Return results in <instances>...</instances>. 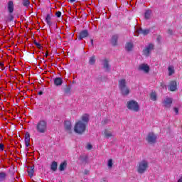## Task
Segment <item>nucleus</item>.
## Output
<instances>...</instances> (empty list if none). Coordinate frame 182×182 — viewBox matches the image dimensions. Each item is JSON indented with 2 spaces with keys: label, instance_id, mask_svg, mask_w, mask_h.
Returning a JSON list of instances; mask_svg holds the SVG:
<instances>
[{
  "label": "nucleus",
  "instance_id": "f257e3e1",
  "mask_svg": "<svg viewBox=\"0 0 182 182\" xmlns=\"http://www.w3.org/2000/svg\"><path fill=\"white\" fill-rule=\"evenodd\" d=\"M89 123V114H85L82 116L81 120L77 122L74 127V132L77 134H82L86 132V126Z\"/></svg>",
  "mask_w": 182,
  "mask_h": 182
},
{
  "label": "nucleus",
  "instance_id": "f03ea898",
  "mask_svg": "<svg viewBox=\"0 0 182 182\" xmlns=\"http://www.w3.org/2000/svg\"><path fill=\"white\" fill-rule=\"evenodd\" d=\"M118 87L122 96H129V95H130V87L127 86V81H126V79L119 80Z\"/></svg>",
  "mask_w": 182,
  "mask_h": 182
},
{
  "label": "nucleus",
  "instance_id": "7ed1b4c3",
  "mask_svg": "<svg viewBox=\"0 0 182 182\" xmlns=\"http://www.w3.org/2000/svg\"><path fill=\"white\" fill-rule=\"evenodd\" d=\"M147 168H149V161L142 160L139 162L136 170L139 174H144V173L147 171Z\"/></svg>",
  "mask_w": 182,
  "mask_h": 182
},
{
  "label": "nucleus",
  "instance_id": "20e7f679",
  "mask_svg": "<svg viewBox=\"0 0 182 182\" xmlns=\"http://www.w3.org/2000/svg\"><path fill=\"white\" fill-rule=\"evenodd\" d=\"M127 107L129 110H132L133 112H139L140 110L139 102H136L134 100L127 102Z\"/></svg>",
  "mask_w": 182,
  "mask_h": 182
},
{
  "label": "nucleus",
  "instance_id": "39448f33",
  "mask_svg": "<svg viewBox=\"0 0 182 182\" xmlns=\"http://www.w3.org/2000/svg\"><path fill=\"white\" fill-rule=\"evenodd\" d=\"M48 129V123L45 120H40L36 125L38 133H45Z\"/></svg>",
  "mask_w": 182,
  "mask_h": 182
},
{
  "label": "nucleus",
  "instance_id": "423d86ee",
  "mask_svg": "<svg viewBox=\"0 0 182 182\" xmlns=\"http://www.w3.org/2000/svg\"><path fill=\"white\" fill-rule=\"evenodd\" d=\"M146 140L149 144H156L157 143V135L153 132L148 134Z\"/></svg>",
  "mask_w": 182,
  "mask_h": 182
},
{
  "label": "nucleus",
  "instance_id": "0eeeda50",
  "mask_svg": "<svg viewBox=\"0 0 182 182\" xmlns=\"http://www.w3.org/2000/svg\"><path fill=\"white\" fill-rule=\"evenodd\" d=\"M110 60L107 58L102 60V68L105 70V72H110Z\"/></svg>",
  "mask_w": 182,
  "mask_h": 182
},
{
  "label": "nucleus",
  "instance_id": "6e6552de",
  "mask_svg": "<svg viewBox=\"0 0 182 182\" xmlns=\"http://www.w3.org/2000/svg\"><path fill=\"white\" fill-rule=\"evenodd\" d=\"M138 70L143 72L144 73H149L150 72V66L147 64H141L138 68Z\"/></svg>",
  "mask_w": 182,
  "mask_h": 182
},
{
  "label": "nucleus",
  "instance_id": "1a4fd4ad",
  "mask_svg": "<svg viewBox=\"0 0 182 182\" xmlns=\"http://www.w3.org/2000/svg\"><path fill=\"white\" fill-rule=\"evenodd\" d=\"M154 49V45L153 44H149L148 46H146L144 50H143V53L145 56H150V52Z\"/></svg>",
  "mask_w": 182,
  "mask_h": 182
},
{
  "label": "nucleus",
  "instance_id": "9d476101",
  "mask_svg": "<svg viewBox=\"0 0 182 182\" xmlns=\"http://www.w3.org/2000/svg\"><path fill=\"white\" fill-rule=\"evenodd\" d=\"M163 105L164 107H166V109L171 107V105H173V98H165V100L163 101Z\"/></svg>",
  "mask_w": 182,
  "mask_h": 182
},
{
  "label": "nucleus",
  "instance_id": "9b49d317",
  "mask_svg": "<svg viewBox=\"0 0 182 182\" xmlns=\"http://www.w3.org/2000/svg\"><path fill=\"white\" fill-rule=\"evenodd\" d=\"M87 36H89V31L87 30H83L79 33L77 38L78 41H82V39H85V38H87Z\"/></svg>",
  "mask_w": 182,
  "mask_h": 182
},
{
  "label": "nucleus",
  "instance_id": "f8f14e48",
  "mask_svg": "<svg viewBox=\"0 0 182 182\" xmlns=\"http://www.w3.org/2000/svg\"><path fill=\"white\" fill-rule=\"evenodd\" d=\"M64 127L67 133L72 134V122H70V121H65L64 123Z\"/></svg>",
  "mask_w": 182,
  "mask_h": 182
},
{
  "label": "nucleus",
  "instance_id": "ddd939ff",
  "mask_svg": "<svg viewBox=\"0 0 182 182\" xmlns=\"http://www.w3.org/2000/svg\"><path fill=\"white\" fill-rule=\"evenodd\" d=\"M136 33L137 36H139L140 33L146 36V35H149V33H150V30L149 29L143 30V28H139L136 31Z\"/></svg>",
  "mask_w": 182,
  "mask_h": 182
},
{
  "label": "nucleus",
  "instance_id": "4468645a",
  "mask_svg": "<svg viewBox=\"0 0 182 182\" xmlns=\"http://www.w3.org/2000/svg\"><path fill=\"white\" fill-rule=\"evenodd\" d=\"M52 17H53V14H47L46 17V22L48 26H52L53 23H52Z\"/></svg>",
  "mask_w": 182,
  "mask_h": 182
},
{
  "label": "nucleus",
  "instance_id": "2eb2a0df",
  "mask_svg": "<svg viewBox=\"0 0 182 182\" xmlns=\"http://www.w3.org/2000/svg\"><path fill=\"white\" fill-rule=\"evenodd\" d=\"M169 90H171V92H176V90H177V82L171 81L169 85Z\"/></svg>",
  "mask_w": 182,
  "mask_h": 182
},
{
  "label": "nucleus",
  "instance_id": "dca6fc26",
  "mask_svg": "<svg viewBox=\"0 0 182 182\" xmlns=\"http://www.w3.org/2000/svg\"><path fill=\"white\" fill-rule=\"evenodd\" d=\"M28 170V174L29 177H33V173H35V166H28L27 167Z\"/></svg>",
  "mask_w": 182,
  "mask_h": 182
},
{
  "label": "nucleus",
  "instance_id": "f3484780",
  "mask_svg": "<svg viewBox=\"0 0 182 182\" xmlns=\"http://www.w3.org/2000/svg\"><path fill=\"white\" fill-rule=\"evenodd\" d=\"M31 141V134H29V132H26L25 135V144L26 147H29V142Z\"/></svg>",
  "mask_w": 182,
  "mask_h": 182
},
{
  "label": "nucleus",
  "instance_id": "a211bd4d",
  "mask_svg": "<svg viewBox=\"0 0 182 182\" xmlns=\"http://www.w3.org/2000/svg\"><path fill=\"white\" fill-rule=\"evenodd\" d=\"M88 157L87 155H80L79 157V160L82 164H86L87 163Z\"/></svg>",
  "mask_w": 182,
  "mask_h": 182
},
{
  "label": "nucleus",
  "instance_id": "6ab92c4d",
  "mask_svg": "<svg viewBox=\"0 0 182 182\" xmlns=\"http://www.w3.org/2000/svg\"><path fill=\"white\" fill-rule=\"evenodd\" d=\"M133 43L132 42H128L125 44V49L127 52H132L133 50Z\"/></svg>",
  "mask_w": 182,
  "mask_h": 182
},
{
  "label": "nucleus",
  "instance_id": "aec40b11",
  "mask_svg": "<svg viewBox=\"0 0 182 182\" xmlns=\"http://www.w3.org/2000/svg\"><path fill=\"white\" fill-rule=\"evenodd\" d=\"M62 83H63V80L61 77H55L54 79V85L55 86H62Z\"/></svg>",
  "mask_w": 182,
  "mask_h": 182
},
{
  "label": "nucleus",
  "instance_id": "412c9836",
  "mask_svg": "<svg viewBox=\"0 0 182 182\" xmlns=\"http://www.w3.org/2000/svg\"><path fill=\"white\" fill-rule=\"evenodd\" d=\"M68 166V162L66 161H64L60 164V166L58 168V170L60 171H65L66 167Z\"/></svg>",
  "mask_w": 182,
  "mask_h": 182
},
{
  "label": "nucleus",
  "instance_id": "4be33fe9",
  "mask_svg": "<svg viewBox=\"0 0 182 182\" xmlns=\"http://www.w3.org/2000/svg\"><path fill=\"white\" fill-rule=\"evenodd\" d=\"M119 39V36L117 35H114L112 36L111 40V43L112 46H117V40Z\"/></svg>",
  "mask_w": 182,
  "mask_h": 182
},
{
  "label": "nucleus",
  "instance_id": "5701e85b",
  "mask_svg": "<svg viewBox=\"0 0 182 182\" xmlns=\"http://www.w3.org/2000/svg\"><path fill=\"white\" fill-rule=\"evenodd\" d=\"M8 10L9 14H12L14 12V1H9L8 3Z\"/></svg>",
  "mask_w": 182,
  "mask_h": 182
},
{
  "label": "nucleus",
  "instance_id": "b1692460",
  "mask_svg": "<svg viewBox=\"0 0 182 182\" xmlns=\"http://www.w3.org/2000/svg\"><path fill=\"white\" fill-rule=\"evenodd\" d=\"M50 170H52V171H56V170H58V162L53 161L51 163Z\"/></svg>",
  "mask_w": 182,
  "mask_h": 182
},
{
  "label": "nucleus",
  "instance_id": "393cba45",
  "mask_svg": "<svg viewBox=\"0 0 182 182\" xmlns=\"http://www.w3.org/2000/svg\"><path fill=\"white\" fill-rule=\"evenodd\" d=\"M72 87L70 85H65L64 87V92L65 95H70V90Z\"/></svg>",
  "mask_w": 182,
  "mask_h": 182
},
{
  "label": "nucleus",
  "instance_id": "a878e982",
  "mask_svg": "<svg viewBox=\"0 0 182 182\" xmlns=\"http://www.w3.org/2000/svg\"><path fill=\"white\" fill-rule=\"evenodd\" d=\"M4 21L6 22H12L14 21V16L9 14L8 16L4 17Z\"/></svg>",
  "mask_w": 182,
  "mask_h": 182
},
{
  "label": "nucleus",
  "instance_id": "bb28decb",
  "mask_svg": "<svg viewBox=\"0 0 182 182\" xmlns=\"http://www.w3.org/2000/svg\"><path fill=\"white\" fill-rule=\"evenodd\" d=\"M151 100H153V102H156L157 100V94L156 92H151L150 94Z\"/></svg>",
  "mask_w": 182,
  "mask_h": 182
},
{
  "label": "nucleus",
  "instance_id": "cd10ccee",
  "mask_svg": "<svg viewBox=\"0 0 182 182\" xmlns=\"http://www.w3.org/2000/svg\"><path fill=\"white\" fill-rule=\"evenodd\" d=\"M6 180V173L5 172H0V181H5Z\"/></svg>",
  "mask_w": 182,
  "mask_h": 182
},
{
  "label": "nucleus",
  "instance_id": "c85d7f7f",
  "mask_svg": "<svg viewBox=\"0 0 182 182\" xmlns=\"http://www.w3.org/2000/svg\"><path fill=\"white\" fill-rule=\"evenodd\" d=\"M89 63L90 65H95L96 63V57L95 55L90 58Z\"/></svg>",
  "mask_w": 182,
  "mask_h": 182
},
{
  "label": "nucleus",
  "instance_id": "c756f323",
  "mask_svg": "<svg viewBox=\"0 0 182 182\" xmlns=\"http://www.w3.org/2000/svg\"><path fill=\"white\" fill-rule=\"evenodd\" d=\"M150 15H151V11L146 10L144 14L145 18L150 19Z\"/></svg>",
  "mask_w": 182,
  "mask_h": 182
},
{
  "label": "nucleus",
  "instance_id": "7c9ffc66",
  "mask_svg": "<svg viewBox=\"0 0 182 182\" xmlns=\"http://www.w3.org/2000/svg\"><path fill=\"white\" fill-rule=\"evenodd\" d=\"M105 137H106L107 139H109V137H112V133H109V131H107V129H105Z\"/></svg>",
  "mask_w": 182,
  "mask_h": 182
},
{
  "label": "nucleus",
  "instance_id": "2f4dec72",
  "mask_svg": "<svg viewBox=\"0 0 182 182\" xmlns=\"http://www.w3.org/2000/svg\"><path fill=\"white\" fill-rule=\"evenodd\" d=\"M168 70L169 72V76H171V75H174V68L173 67H168Z\"/></svg>",
  "mask_w": 182,
  "mask_h": 182
},
{
  "label": "nucleus",
  "instance_id": "473e14b6",
  "mask_svg": "<svg viewBox=\"0 0 182 182\" xmlns=\"http://www.w3.org/2000/svg\"><path fill=\"white\" fill-rule=\"evenodd\" d=\"M108 168H112L113 167V159H109L107 163Z\"/></svg>",
  "mask_w": 182,
  "mask_h": 182
},
{
  "label": "nucleus",
  "instance_id": "72a5a7b5",
  "mask_svg": "<svg viewBox=\"0 0 182 182\" xmlns=\"http://www.w3.org/2000/svg\"><path fill=\"white\" fill-rule=\"evenodd\" d=\"M29 4H30L29 0H23V6L28 7L29 6Z\"/></svg>",
  "mask_w": 182,
  "mask_h": 182
},
{
  "label": "nucleus",
  "instance_id": "f704fd0d",
  "mask_svg": "<svg viewBox=\"0 0 182 182\" xmlns=\"http://www.w3.org/2000/svg\"><path fill=\"white\" fill-rule=\"evenodd\" d=\"M33 43H35L36 46L39 48V49H42V46H41V44L38 42H36V41H33Z\"/></svg>",
  "mask_w": 182,
  "mask_h": 182
},
{
  "label": "nucleus",
  "instance_id": "c9c22d12",
  "mask_svg": "<svg viewBox=\"0 0 182 182\" xmlns=\"http://www.w3.org/2000/svg\"><path fill=\"white\" fill-rule=\"evenodd\" d=\"M109 121L108 119H105L102 120L101 123H102V126H105V125L107 124V123H109Z\"/></svg>",
  "mask_w": 182,
  "mask_h": 182
},
{
  "label": "nucleus",
  "instance_id": "e433bc0d",
  "mask_svg": "<svg viewBox=\"0 0 182 182\" xmlns=\"http://www.w3.org/2000/svg\"><path fill=\"white\" fill-rule=\"evenodd\" d=\"M87 150H92V149H93V146H92V144H88L86 146Z\"/></svg>",
  "mask_w": 182,
  "mask_h": 182
},
{
  "label": "nucleus",
  "instance_id": "4c0bfd02",
  "mask_svg": "<svg viewBox=\"0 0 182 182\" xmlns=\"http://www.w3.org/2000/svg\"><path fill=\"white\" fill-rule=\"evenodd\" d=\"M55 16H57V18H60V16H62V12L60 11H57L55 13Z\"/></svg>",
  "mask_w": 182,
  "mask_h": 182
},
{
  "label": "nucleus",
  "instance_id": "58836bf2",
  "mask_svg": "<svg viewBox=\"0 0 182 182\" xmlns=\"http://www.w3.org/2000/svg\"><path fill=\"white\" fill-rule=\"evenodd\" d=\"M156 41L158 43H160V42H161V36L159 35L156 38Z\"/></svg>",
  "mask_w": 182,
  "mask_h": 182
},
{
  "label": "nucleus",
  "instance_id": "ea45409f",
  "mask_svg": "<svg viewBox=\"0 0 182 182\" xmlns=\"http://www.w3.org/2000/svg\"><path fill=\"white\" fill-rule=\"evenodd\" d=\"M4 145L3 144H0V151H4Z\"/></svg>",
  "mask_w": 182,
  "mask_h": 182
},
{
  "label": "nucleus",
  "instance_id": "a19ab883",
  "mask_svg": "<svg viewBox=\"0 0 182 182\" xmlns=\"http://www.w3.org/2000/svg\"><path fill=\"white\" fill-rule=\"evenodd\" d=\"M173 112H175L176 114H178V108L174 107L173 108Z\"/></svg>",
  "mask_w": 182,
  "mask_h": 182
},
{
  "label": "nucleus",
  "instance_id": "79ce46f5",
  "mask_svg": "<svg viewBox=\"0 0 182 182\" xmlns=\"http://www.w3.org/2000/svg\"><path fill=\"white\" fill-rule=\"evenodd\" d=\"M168 35H173V30L172 29H168Z\"/></svg>",
  "mask_w": 182,
  "mask_h": 182
},
{
  "label": "nucleus",
  "instance_id": "37998d69",
  "mask_svg": "<svg viewBox=\"0 0 182 182\" xmlns=\"http://www.w3.org/2000/svg\"><path fill=\"white\" fill-rule=\"evenodd\" d=\"M84 174H85L86 176H87V174H89V170L85 169L84 171Z\"/></svg>",
  "mask_w": 182,
  "mask_h": 182
},
{
  "label": "nucleus",
  "instance_id": "c03bdc74",
  "mask_svg": "<svg viewBox=\"0 0 182 182\" xmlns=\"http://www.w3.org/2000/svg\"><path fill=\"white\" fill-rule=\"evenodd\" d=\"M38 95H39L40 96H42V95H43V92L40 91V92H38Z\"/></svg>",
  "mask_w": 182,
  "mask_h": 182
},
{
  "label": "nucleus",
  "instance_id": "a18cd8bd",
  "mask_svg": "<svg viewBox=\"0 0 182 182\" xmlns=\"http://www.w3.org/2000/svg\"><path fill=\"white\" fill-rule=\"evenodd\" d=\"M0 66H1V68H4V63L0 62Z\"/></svg>",
  "mask_w": 182,
  "mask_h": 182
},
{
  "label": "nucleus",
  "instance_id": "49530a36",
  "mask_svg": "<svg viewBox=\"0 0 182 182\" xmlns=\"http://www.w3.org/2000/svg\"><path fill=\"white\" fill-rule=\"evenodd\" d=\"M177 182H182V176L178 179Z\"/></svg>",
  "mask_w": 182,
  "mask_h": 182
},
{
  "label": "nucleus",
  "instance_id": "de8ad7c7",
  "mask_svg": "<svg viewBox=\"0 0 182 182\" xmlns=\"http://www.w3.org/2000/svg\"><path fill=\"white\" fill-rule=\"evenodd\" d=\"M76 0H70V2L71 3V4H73V2H75Z\"/></svg>",
  "mask_w": 182,
  "mask_h": 182
},
{
  "label": "nucleus",
  "instance_id": "09e8293b",
  "mask_svg": "<svg viewBox=\"0 0 182 182\" xmlns=\"http://www.w3.org/2000/svg\"><path fill=\"white\" fill-rule=\"evenodd\" d=\"M90 41H91L92 46H93V39H90Z\"/></svg>",
  "mask_w": 182,
  "mask_h": 182
},
{
  "label": "nucleus",
  "instance_id": "8fccbe9b",
  "mask_svg": "<svg viewBox=\"0 0 182 182\" xmlns=\"http://www.w3.org/2000/svg\"><path fill=\"white\" fill-rule=\"evenodd\" d=\"M48 56H49V54L48 53V52L46 53V57L48 58Z\"/></svg>",
  "mask_w": 182,
  "mask_h": 182
},
{
  "label": "nucleus",
  "instance_id": "3c124183",
  "mask_svg": "<svg viewBox=\"0 0 182 182\" xmlns=\"http://www.w3.org/2000/svg\"><path fill=\"white\" fill-rule=\"evenodd\" d=\"M50 14H52V10H50Z\"/></svg>",
  "mask_w": 182,
  "mask_h": 182
},
{
  "label": "nucleus",
  "instance_id": "603ef678",
  "mask_svg": "<svg viewBox=\"0 0 182 182\" xmlns=\"http://www.w3.org/2000/svg\"><path fill=\"white\" fill-rule=\"evenodd\" d=\"M181 129H182V125H181Z\"/></svg>",
  "mask_w": 182,
  "mask_h": 182
}]
</instances>
